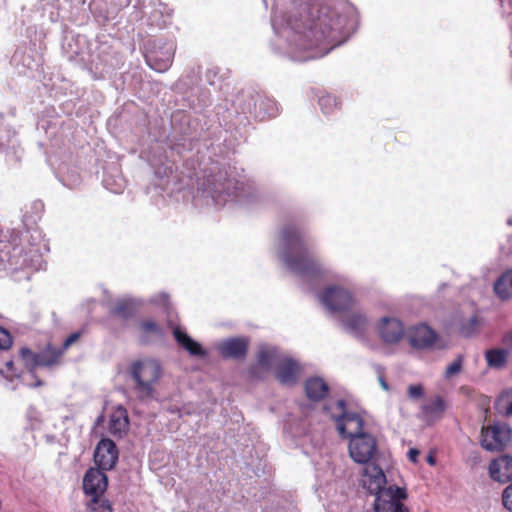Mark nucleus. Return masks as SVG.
I'll use <instances>...</instances> for the list:
<instances>
[{"instance_id": "nucleus-3", "label": "nucleus", "mask_w": 512, "mask_h": 512, "mask_svg": "<svg viewBox=\"0 0 512 512\" xmlns=\"http://www.w3.org/2000/svg\"><path fill=\"white\" fill-rule=\"evenodd\" d=\"M362 485L375 498L376 512H409L401 500L407 497L406 490L397 486H388L386 484V476L380 467L369 466L362 473Z\"/></svg>"}, {"instance_id": "nucleus-42", "label": "nucleus", "mask_w": 512, "mask_h": 512, "mask_svg": "<svg viewBox=\"0 0 512 512\" xmlns=\"http://www.w3.org/2000/svg\"><path fill=\"white\" fill-rule=\"evenodd\" d=\"M33 207L37 212H41L43 210V204L40 201L33 202Z\"/></svg>"}, {"instance_id": "nucleus-4", "label": "nucleus", "mask_w": 512, "mask_h": 512, "mask_svg": "<svg viewBox=\"0 0 512 512\" xmlns=\"http://www.w3.org/2000/svg\"><path fill=\"white\" fill-rule=\"evenodd\" d=\"M19 238L17 231H12L8 238L0 230V265L8 264L11 269L37 267L40 264L42 252L48 251L47 244L32 245V248L23 254V249L18 245Z\"/></svg>"}, {"instance_id": "nucleus-29", "label": "nucleus", "mask_w": 512, "mask_h": 512, "mask_svg": "<svg viewBox=\"0 0 512 512\" xmlns=\"http://www.w3.org/2000/svg\"><path fill=\"white\" fill-rule=\"evenodd\" d=\"M90 11L98 18L107 19L105 0H92L89 5Z\"/></svg>"}, {"instance_id": "nucleus-38", "label": "nucleus", "mask_w": 512, "mask_h": 512, "mask_svg": "<svg viewBox=\"0 0 512 512\" xmlns=\"http://www.w3.org/2000/svg\"><path fill=\"white\" fill-rule=\"evenodd\" d=\"M502 500L504 507L512 512V483L503 491Z\"/></svg>"}, {"instance_id": "nucleus-31", "label": "nucleus", "mask_w": 512, "mask_h": 512, "mask_svg": "<svg viewBox=\"0 0 512 512\" xmlns=\"http://www.w3.org/2000/svg\"><path fill=\"white\" fill-rule=\"evenodd\" d=\"M500 406L505 415L512 416V389L501 396Z\"/></svg>"}, {"instance_id": "nucleus-10", "label": "nucleus", "mask_w": 512, "mask_h": 512, "mask_svg": "<svg viewBox=\"0 0 512 512\" xmlns=\"http://www.w3.org/2000/svg\"><path fill=\"white\" fill-rule=\"evenodd\" d=\"M348 449L350 457L356 463L364 465L363 473L369 466L379 467L376 464L378 454L377 442L373 435L366 432L352 437L349 440Z\"/></svg>"}, {"instance_id": "nucleus-12", "label": "nucleus", "mask_w": 512, "mask_h": 512, "mask_svg": "<svg viewBox=\"0 0 512 512\" xmlns=\"http://www.w3.org/2000/svg\"><path fill=\"white\" fill-rule=\"evenodd\" d=\"M175 44L172 41L154 40L147 48L145 59L147 64L157 72L166 71L172 64Z\"/></svg>"}, {"instance_id": "nucleus-22", "label": "nucleus", "mask_w": 512, "mask_h": 512, "mask_svg": "<svg viewBox=\"0 0 512 512\" xmlns=\"http://www.w3.org/2000/svg\"><path fill=\"white\" fill-rule=\"evenodd\" d=\"M128 425L127 410L122 406H118L110 416L109 432L115 436H122L127 431Z\"/></svg>"}, {"instance_id": "nucleus-5", "label": "nucleus", "mask_w": 512, "mask_h": 512, "mask_svg": "<svg viewBox=\"0 0 512 512\" xmlns=\"http://www.w3.org/2000/svg\"><path fill=\"white\" fill-rule=\"evenodd\" d=\"M129 373L134 381V393L140 401L147 402L155 398V385L162 375L158 361L144 359L130 365Z\"/></svg>"}, {"instance_id": "nucleus-9", "label": "nucleus", "mask_w": 512, "mask_h": 512, "mask_svg": "<svg viewBox=\"0 0 512 512\" xmlns=\"http://www.w3.org/2000/svg\"><path fill=\"white\" fill-rule=\"evenodd\" d=\"M254 195V187L245 180L228 179L225 183L214 184L211 196L216 205H225L229 201L248 203Z\"/></svg>"}, {"instance_id": "nucleus-2", "label": "nucleus", "mask_w": 512, "mask_h": 512, "mask_svg": "<svg viewBox=\"0 0 512 512\" xmlns=\"http://www.w3.org/2000/svg\"><path fill=\"white\" fill-rule=\"evenodd\" d=\"M310 238L296 225L285 226L280 232L278 255L289 270L302 277L325 273L324 267L309 253Z\"/></svg>"}, {"instance_id": "nucleus-44", "label": "nucleus", "mask_w": 512, "mask_h": 512, "mask_svg": "<svg viewBox=\"0 0 512 512\" xmlns=\"http://www.w3.org/2000/svg\"><path fill=\"white\" fill-rule=\"evenodd\" d=\"M427 461H428V463H429V464H431V465H434V464H435V460H434V458H433L432 456H428Z\"/></svg>"}, {"instance_id": "nucleus-16", "label": "nucleus", "mask_w": 512, "mask_h": 512, "mask_svg": "<svg viewBox=\"0 0 512 512\" xmlns=\"http://www.w3.org/2000/svg\"><path fill=\"white\" fill-rule=\"evenodd\" d=\"M118 460V450L110 439H102L96 446L94 461L97 469L108 471L114 468Z\"/></svg>"}, {"instance_id": "nucleus-14", "label": "nucleus", "mask_w": 512, "mask_h": 512, "mask_svg": "<svg viewBox=\"0 0 512 512\" xmlns=\"http://www.w3.org/2000/svg\"><path fill=\"white\" fill-rule=\"evenodd\" d=\"M376 333L385 346L397 345L405 336V327L393 316L381 317L375 324Z\"/></svg>"}, {"instance_id": "nucleus-45", "label": "nucleus", "mask_w": 512, "mask_h": 512, "mask_svg": "<svg viewBox=\"0 0 512 512\" xmlns=\"http://www.w3.org/2000/svg\"><path fill=\"white\" fill-rule=\"evenodd\" d=\"M166 24H167V23H166V21H163V23H162V24H160V23H159V24H157V25H158L159 27H162V26H165Z\"/></svg>"}, {"instance_id": "nucleus-15", "label": "nucleus", "mask_w": 512, "mask_h": 512, "mask_svg": "<svg viewBox=\"0 0 512 512\" xmlns=\"http://www.w3.org/2000/svg\"><path fill=\"white\" fill-rule=\"evenodd\" d=\"M108 479L104 471L89 468L83 478V490L91 497V501L99 499L106 491Z\"/></svg>"}, {"instance_id": "nucleus-21", "label": "nucleus", "mask_w": 512, "mask_h": 512, "mask_svg": "<svg viewBox=\"0 0 512 512\" xmlns=\"http://www.w3.org/2000/svg\"><path fill=\"white\" fill-rule=\"evenodd\" d=\"M446 410V403L440 396L432 398L421 407V414L428 422L440 419Z\"/></svg>"}, {"instance_id": "nucleus-43", "label": "nucleus", "mask_w": 512, "mask_h": 512, "mask_svg": "<svg viewBox=\"0 0 512 512\" xmlns=\"http://www.w3.org/2000/svg\"><path fill=\"white\" fill-rule=\"evenodd\" d=\"M379 382H380V385L381 387L384 389V390H388V384L387 382L385 381V379L383 377H379Z\"/></svg>"}, {"instance_id": "nucleus-37", "label": "nucleus", "mask_w": 512, "mask_h": 512, "mask_svg": "<svg viewBox=\"0 0 512 512\" xmlns=\"http://www.w3.org/2000/svg\"><path fill=\"white\" fill-rule=\"evenodd\" d=\"M113 313L123 318H127L128 316L131 315L132 311L129 305L126 302L122 301L116 305V307L113 310Z\"/></svg>"}, {"instance_id": "nucleus-20", "label": "nucleus", "mask_w": 512, "mask_h": 512, "mask_svg": "<svg viewBox=\"0 0 512 512\" xmlns=\"http://www.w3.org/2000/svg\"><path fill=\"white\" fill-rule=\"evenodd\" d=\"M490 477L498 482H507L512 479V456H501L489 465Z\"/></svg>"}, {"instance_id": "nucleus-32", "label": "nucleus", "mask_w": 512, "mask_h": 512, "mask_svg": "<svg viewBox=\"0 0 512 512\" xmlns=\"http://www.w3.org/2000/svg\"><path fill=\"white\" fill-rule=\"evenodd\" d=\"M462 368V357L458 356L456 360L450 363L444 373L446 379H450L453 376L457 375Z\"/></svg>"}, {"instance_id": "nucleus-33", "label": "nucleus", "mask_w": 512, "mask_h": 512, "mask_svg": "<svg viewBox=\"0 0 512 512\" xmlns=\"http://www.w3.org/2000/svg\"><path fill=\"white\" fill-rule=\"evenodd\" d=\"M407 393L411 400H417L423 397L424 389L421 384H414L408 387Z\"/></svg>"}, {"instance_id": "nucleus-34", "label": "nucleus", "mask_w": 512, "mask_h": 512, "mask_svg": "<svg viewBox=\"0 0 512 512\" xmlns=\"http://www.w3.org/2000/svg\"><path fill=\"white\" fill-rule=\"evenodd\" d=\"M105 187L113 193H121L124 189V181L120 178L115 183H111L108 177L103 180Z\"/></svg>"}, {"instance_id": "nucleus-25", "label": "nucleus", "mask_w": 512, "mask_h": 512, "mask_svg": "<svg viewBox=\"0 0 512 512\" xmlns=\"http://www.w3.org/2000/svg\"><path fill=\"white\" fill-rule=\"evenodd\" d=\"M493 290L501 300L512 298V268L503 272L495 281Z\"/></svg>"}, {"instance_id": "nucleus-30", "label": "nucleus", "mask_w": 512, "mask_h": 512, "mask_svg": "<svg viewBox=\"0 0 512 512\" xmlns=\"http://www.w3.org/2000/svg\"><path fill=\"white\" fill-rule=\"evenodd\" d=\"M141 330L145 334H155L158 336L162 335V329L160 326L154 322L153 320H145L140 324Z\"/></svg>"}, {"instance_id": "nucleus-26", "label": "nucleus", "mask_w": 512, "mask_h": 512, "mask_svg": "<svg viewBox=\"0 0 512 512\" xmlns=\"http://www.w3.org/2000/svg\"><path fill=\"white\" fill-rule=\"evenodd\" d=\"M454 325L459 329L462 335L469 337L478 331L481 321L476 314H472L468 317L456 316L454 319Z\"/></svg>"}, {"instance_id": "nucleus-11", "label": "nucleus", "mask_w": 512, "mask_h": 512, "mask_svg": "<svg viewBox=\"0 0 512 512\" xmlns=\"http://www.w3.org/2000/svg\"><path fill=\"white\" fill-rule=\"evenodd\" d=\"M319 301L336 319L353 309L356 303L347 289L336 285L327 287L319 294Z\"/></svg>"}, {"instance_id": "nucleus-36", "label": "nucleus", "mask_w": 512, "mask_h": 512, "mask_svg": "<svg viewBox=\"0 0 512 512\" xmlns=\"http://www.w3.org/2000/svg\"><path fill=\"white\" fill-rule=\"evenodd\" d=\"M91 512H112L110 504L107 501H91Z\"/></svg>"}, {"instance_id": "nucleus-39", "label": "nucleus", "mask_w": 512, "mask_h": 512, "mask_svg": "<svg viewBox=\"0 0 512 512\" xmlns=\"http://www.w3.org/2000/svg\"><path fill=\"white\" fill-rule=\"evenodd\" d=\"M153 303H161L166 309L169 308V296L165 293H161L152 298Z\"/></svg>"}, {"instance_id": "nucleus-23", "label": "nucleus", "mask_w": 512, "mask_h": 512, "mask_svg": "<svg viewBox=\"0 0 512 512\" xmlns=\"http://www.w3.org/2000/svg\"><path fill=\"white\" fill-rule=\"evenodd\" d=\"M328 391V384L320 377H311L305 382V393L312 401L323 399Z\"/></svg>"}, {"instance_id": "nucleus-13", "label": "nucleus", "mask_w": 512, "mask_h": 512, "mask_svg": "<svg viewBox=\"0 0 512 512\" xmlns=\"http://www.w3.org/2000/svg\"><path fill=\"white\" fill-rule=\"evenodd\" d=\"M511 438V428L506 424L497 423L482 428L481 445L487 451H501Z\"/></svg>"}, {"instance_id": "nucleus-6", "label": "nucleus", "mask_w": 512, "mask_h": 512, "mask_svg": "<svg viewBox=\"0 0 512 512\" xmlns=\"http://www.w3.org/2000/svg\"><path fill=\"white\" fill-rule=\"evenodd\" d=\"M257 362L264 370L275 367L276 378L283 385L290 386L295 384L300 374L298 362L287 355L281 354L274 347H261L258 352Z\"/></svg>"}, {"instance_id": "nucleus-19", "label": "nucleus", "mask_w": 512, "mask_h": 512, "mask_svg": "<svg viewBox=\"0 0 512 512\" xmlns=\"http://www.w3.org/2000/svg\"><path fill=\"white\" fill-rule=\"evenodd\" d=\"M247 348L248 340L242 337L229 338L217 344V350L224 358H242L246 355Z\"/></svg>"}, {"instance_id": "nucleus-7", "label": "nucleus", "mask_w": 512, "mask_h": 512, "mask_svg": "<svg viewBox=\"0 0 512 512\" xmlns=\"http://www.w3.org/2000/svg\"><path fill=\"white\" fill-rule=\"evenodd\" d=\"M325 412L336 422V428L339 434L345 438L356 437L366 433L363 430L364 421L362 417L355 412H348L345 401L340 399L333 403L325 404Z\"/></svg>"}, {"instance_id": "nucleus-17", "label": "nucleus", "mask_w": 512, "mask_h": 512, "mask_svg": "<svg viewBox=\"0 0 512 512\" xmlns=\"http://www.w3.org/2000/svg\"><path fill=\"white\" fill-rule=\"evenodd\" d=\"M337 320L348 333L358 338L363 337L369 327L366 315L359 311H353V309L339 316Z\"/></svg>"}, {"instance_id": "nucleus-46", "label": "nucleus", "mask_w": 512, "mask_h": 512, "mask_svg": "<svg viewBox=\"0 0 512 512\" xmlns=\"http://www.w3.org/2000/svg\"><path fill=\"white\" fill-rule=\"evenodd\" d=\"M507 223L512 226V218H509Z\"/></svg>"}, {"instance_id": "nucleus-41", "label": "nucleus", "mask_w": 512, "mask_h": 512, "mask_svg": "<svg viewBox=\"0 0 512 512\" xmlns=\"http://www.w3.org/2000/svg\"><path fill=\"white\" fill-rule=\"evenodd\" d=\"M419 455V450L416 449V448H411L409 451H408V459L413 462V463H416L417 462V457Z\"/></svg>"}, {"instance_id": "nucleus-40", "label": "nucleus", "mask_w": 512, "mask_h": 512, "mask_svg": "<svg viewBox=\"0 0 512 512\" xmlns=\"http://www.w3.org/2000/svg\"><path fill=\"white\" fill-rule=\"evenodd\" d=\"M80 338V332L72 333L63 343V350H66L68 347H70L73 343H75Z\"/></svg>"}, {"instance_id": "nucleus-27", "label": "nucleus", "mask_w": 512, "mask_h": 512, "mask_svg": "<svg viewBox=\"0 0 512 512\" xmlns=\"http://www.w3.org/2000/svg\"><path fill=\"white\" fill-rule=\"evenodd\" d=\"M506 351L503 349L488 350L485 354L486 361L490 367L500 368L506 362Z\"/></svg>"}, {"instance_id": "nucleus-8", "label": "nucleus", "mask_w": 512, "mask_h": 512, "mask_svg": "<svg viewBox=\"0 0 512 512\" xmlns=\"http://www.w3.org/2000/svg\"><path fill=\"white\" fill-rule=\"evenodd\" d=\"M235 105L242 113L252 114L260 120L275 117L279 113L274 99L252 90L243 91L237 97Z\"/></svg>"}, {"instance_id": "nucleus-28", "label": "nucleus", "mask_w": 512, "mask_h": 512, "mask_svg": "<svg viewBox=\"0 0 512 512\" xmlns=\"http://www.w3.org/2000/svg\"><path fill=\"white\" fill-rule=\"evenodd\" d=\"M319 106L324 114H330L338 107V102L332 95L324 94L319 98Z\"/></svg>"}, {"instance_id": "nucleus-18", "label": "nucleus", "mask_w": 512, "mask_h": 512, "mask_svg": "<svg viewBox=\"0 0 512 512\" xmlns=\"http://www.w3.org/2000/svg\"><path fill=\"white\" fill-rule=\"evenodd\" d=\"M408 341L415 349H425L432 346L436 340L435 332L427 325L421 324L408 331Z\"/></svg>"}, {"instance_id": "nucleus-35", "label": "nucleus", "mask_w": 512, "mask_h": 512, "mask_svg": "<svg viewBox=\"0 0 512 512\" xmlns=\"http://www.w3.org/2000/svg\"><path fill=\"white\" fill-rule=\"evenodd\" d=\"M12 345V338L10 333L4 328L0 327V350H7Z\"/></svg>"}, {"instance_id": "nucleus-24", "label": "nucleus", "mask_w": 512, "mask_h": 512, "mask_svg": "<svg viewBox=\"0 0 512 512\" xmlns=\"http://www.w3.org/2000/svg\"><path fill=\"white\" fill-rule=\"evenodd\" d=\"M173 335L176 342L179 345H181L185 350H187L192 356L203 357L206 355V352L203 350L201 345L198 342L194 341L179 327H174Z\"/></svg>"}, {"instance_id": "nucleus-1", "label": "nucleus", "mask_w": 512, "mask_h": 512, "mask_svg": "<svg viewBox=\"0 0 512 512\" xmlns=\"http://www.w3.org/2000/svg\"><path fill=\"white\" fill-rule=\"evenodd\" d=\"M271 9L275 49L295 61L325 56L343 43L357 26L356 8L348 2L336 5L304 0H263Z\"/></svg>"}]
</instances>
